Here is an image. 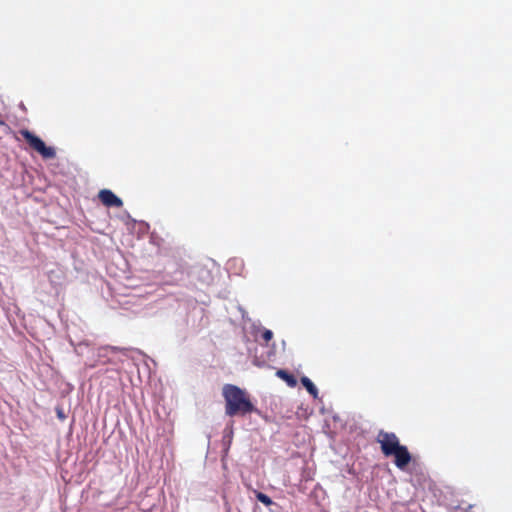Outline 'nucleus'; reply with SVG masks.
<instances>
[{
	"instance_id": "39448f33",
	"label": "nucleus",
	"mask_w": 512,
	"mask_h": 512,
	"mask_svg": "<svg viewBox=\"0 0 512 512\" xmlns=\"http://www.w3.org/2000/svg\"><path fill=\"white\" fill-rule=\"evenodd\" d=\"M276 375L280 379L284 380L289 387H295L297 385L296 378L286 370L279 369L277 370Z\"/></svg>"
},
{
	"instance_id": "20e7f679",
	"label": "nucleus",
	"mask_w": 512,
	"mask_h": 512,
	"mask_svg": "<svg viewBox=\"0 0 512 512\" xmlns=\"http://www.w3.org/2000/svg\"><path fill=\"white\" fill-rule=\"evenodd\" d=\"M98 198L106 207H117L123 206V201L115 195L111 190L102 189L98 193Z\"/></svg>"
},
{
	"instance_id": "1a4fd4ad",
	"label": "nucleus",
	"mask_w": 512,
	"mask_h": 512,
	"mask_svg": "<svg viewBox=\"0 0 512 512\" xmlns=\"http://www.w3.org/2000/svg\"><path fill=\"white\" fill-rule=\"evenodd\" d=\"M3 124H4V122L2 120H0V125H3Z\"/></svg>"
},
{
	"instance_id": "f257e3e1",
	"label": "nucleus",
	"mask_w": 512,
	"mask_h": 512,
	"mask_svg": "<svg viewBox=\"0 0 512 512\" xmlns=\"http://www.w3.org/2000/svg\"><path fill=\"white\" fill-rule=\"evenodd\" d=\"M222 396L225 401V414L229 417L245 416L256 411L249 394L234 384H225Z\"/></svg>"
},
{
	"instance_id": "0eeeda50",
	"label": "nucleus",
	"mask_w": 512,
	"mask_h": 512,
	"mask_svg": "<svg viewBox=\"0 0 512 512\" xmlns=\"http://www.w3.org/2000/svg\"><path fill=\"white\" fill-rule=\"evenodd\" d=\"M254 494H255V497L256 499L261 502L262 504H264L265 506H271L274 504V502L271 500V498L269 496H267L266 494L260 492V491H257V490H254Z\"/></svg>"
},
{
	"instance_id": "7ed1b4c3",
	"label": "nucleus",
	"mask_w": 512,
	"mask_h": 512,
	"mask_svg": "<svg viewBox=\"0 0 512 512\" xmlns=\"http://www.w3.org/2000/svg\"><path fill=\"white\" fill-rule=\"evenodd\" d=\"M19 133L28 143L29 147L38 152L43 158L52 159L56 156L55 149L52 147H47L42 139L33 134L31 131L22 129L19 131Z\"/></svg>"
},
{
	"instance_id": "6e6552de",
	"label": "nucleus",
	"mask_w": 512,
	"mask_h": 512,
	"mask_svg": "<svg viewBox=\"0 0 512 512\" xmlns=\"http://www.w3.org/2000/svg\"><path fill=\"white\" fill-rule=\"evenodd\" d=\"M273 337V333L271 330L265 329L262 333V339L268 343Z\"/></svg>"
},
{
	"instance_id": "f03ea898",
	"label": "nucleus",
	"mask_w": 512,
	"mask_h": 512,
	"mask_svg": "<svg viewBox=\"0 0 512 512\" xmlns=\"http://www.w3.org/2000/svg\"><path fill=\"white\" fill-rule=\"evenodd\" d=\"M376 441L386 457L394 456V463L399 469H404L410 463L411 454L406 446L400 444L395 433L380 430Z\"/></svg>"
},
{
	"instance_id": "423d86ee",
	"label": "nucleus",
	"mask_w": 512,
	"mask_h": 512,
	"mask_svg": "<svg viewBox=\"0 0 512 512\" xmlns=\"http://www.w3.org/2000/svg\"><path fill=\"white\" fill-rule=\"evenodd\" d=\"M302 385L306 388V390L314 397L316 398L318 395V390L316 386L313 384V382L306 376L301 378Z\"/></svg>"
}]
</instances>
